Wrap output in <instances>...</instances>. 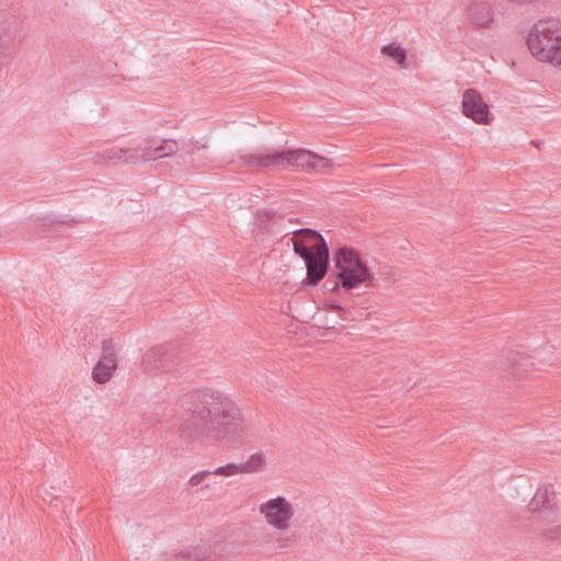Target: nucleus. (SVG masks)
<instances>
[{
    "mask_svg": "<svg viewBox=\"0 0 561 561\" xmlns=\"http://www.w3.org/2000/svg\"><path fill=\"white\" fill-rule=\"evenodd\" d=\"M188 414L178 431L182 438L202 442L207 438H232L243 431V416L233 400L220 390L204 387L187 394Z\"/></svg>",
    "mask_w": 561,
    "mask_h": 561,
    "instance_id": "nucleus-1",
    "label": "nucleus"
},
{
    "mask_svg": "<svg viewBox=\"0 0 561 561\" xmlns=\"http://www.w3.org/2000/svg\"><path fill=\"white\" fill-rule=\"evenodd\" d=\"M257 510L265 524L275 531L274 537L266 539L270 547L277 551H287L297 545L299 536L291 527L295 507L289 500L278 495L262 502Z\"/></svg>",
    "mask_w": 561,
    "mask_h": 561,
    "instance_id": "nucleus-2",
    "label": "nucleus"
},
{
    "mask_svg": "<svg viewBox=\"0 0 561 561\" xmlns=\"http://www.w3.org/2000/svg\"><path fill=\"white\" fill-rule=\"evenodd\" d=\"M531 55L541 62L561 67V20H539L527 36Z\"/></svg>",
    "mask_w": 561,
    "mask_h": 561,
    "instance_id": "nucleus-3",
    "label": "nucleus"
},
{
    "mask_svg": "<svg viewBox=\"0 0 561 561\" xmlns=\"http://www.w3.org/2000/svg\"><path fill=\"white\" fill-rule=\"evenodd\" d=\"M333 261L336 278L343 289L351 290L359 284L374 285V274L355 250L341 248L335 252Z\"/></svg>",
    "mask_w": 561,
    "mask_h": 561,
    "instance_id": "nucleus-4",
    "label": "nucleus"
},
{
    "mask_svg": "<svg viewBox=\"0 0 561 561\" xmlns=\"http://www.w3.org/2000/svg\"><path fill=\"white\" fill-rule=\"evenodd\" d=\"M179 150V145L174 139H160L156 136L147 137L141 144L134 147V151L126 161H136V163L148 162L159 158L171 157Z\"/></svg>",
    "mask_w": 561,
    "mask_h": 561,
    "instance_id": "nucleus-5",
    "label": "nucleus"
},
{
    "mask_svg": "<svg viewBox=\"0 0 561 561\" xmlns=\"http://www.w3.org/2000/svg\"><path fill=\"white\" fill-rule=\"evenodd\" d=\"M180 356L176 347L159 345L148 350L141 359V368L146 374L158 375L168 373L179 363Z\"/></svg>",
    "mask_w": 561,
    "mask_h": 561,
    "instance_id": "nucleus-6",
    "label": "nucleus"
},
{
    "mask_svg": "<svg viewBox=\"0 0 561 561\" xmlns=\"http://www.w3.org/2000/svg\"><path fill=\"white\" fill-rule=\"evenodd\" d=\"M462 114L479 125H488L492 121L490 107L482 94L476 89H467L461 99Z\"/></svg>",
    "mask_w": 561,
    "mask_h": 561,
    "instance_id": "nucleus-7",
    "label": "nucleus"
},
{
    "mask_svg": "<svg viewBox=\"0 0 561 561\" xmlns=\"http://www.w3.org/2000/svg\"><path fill=\"white\" fill-rule=\"evenodd\" d=\"M280 150L273 148H260L239 156V163L241 165L256 169H280Z\"/></svg>",
    "mask_w": 561,
    "mask_h": 561,
    "instance_id": "nucleus-8",
    "label": "nucleus"
},
{
    "mask_svg": "<svg viewBox=\"0 0 561 561\" xmlns=\"http://www.w3.org/2000/svg\"><path fill=\"white\" fill-rule=\"evenodd\" d=\"M307 267L306 282L309 285H317L327 274L329 265V248L325 241H321L317 252L302 259Z\"/></svg>",
    "mask_w": 561,
    "mask_h": 561,
    "instance_id": "nucleus-9",
    "label": "nucleus"
},
{
    "mask_svg": "<svg viewBox=\"0 0 561 561\" xmlns=\"http://www.w3.org/2000/svg\"><path fill=\"white\" fill-rule=\"evenodd\" d=\"M321 241H325L323 237L318 231L309 228L295 231L291 238L294 252L301 259H307L317 252Z\"/></svg>",
    "mask_w": 561,
    "mask_h": 561,
    "instance_id": "nucleus-10",
    "label": "nucleus"
},
{
    "mask_svg": "<svg viewBox=\"0 0 561 561\" xmlns=\"http://www.w3.org/2000/svg\"><path fill=\"white\" fill-rule=\"evenodd\" d=\"M280 169L293 167L301 171H310L316 153L306 149L280 150Z\"/></svg>",
    "mask_w": 561,
    "mask_h": 561,
    "instance_id": "nucleus-11",
    "label": "nucleus"
},
{
    "mask_svg": "<svg viewBox=\"0 0 561 561\" xmlns=\"http://www.w3.org/2000/svg\"><path fill=\"white\" fill-rule=\"evenodd\" d=\"M466 11L470 22L478 27L489 28L494 21L493 9L484 0H471Z\"/></svg>",
    "mask_w": 561,
    "mask_h": 561,
    "instance_id": "nucleus-12",
    "label": "nucleus"
},
{
    "mask_svg": "<svg viewBox=\"0 0 561 561\" xmlns=\"http://www.w3.org/2000/svg\"><path fill=\"white\" fill-rule=\"evenodd\" d=\"M554 496L556 493L552 485L538 488L529 503V510L531 512H541L542 514L558 510V506L553 503Z\"/></svg>",
    "mask_w": 561,
    "mask_h": 561,
    "instance_id": "nucleus-13",
    "label": "nucleus"
},
{
    "mask_svg": "<svg viewBox=\"0 0 561 561\" xmlns=\"http://www.w3.org/2000/svg\"><path fill=\"white\" fill-rule=\"evenodd\" d=\"M134 151V147H125V148H117L112 147L103 150L102 152H99L95 154L94 160L98 164H117V163H136V161H126L129 159V154H131Z\"/></svg>",
    "mask_w": 561,
    "mask_h": 561,
    "instance_id": "nucleus-14",
    "label": "nucleus"
},
{
    "mask_svg": "<svg viewBox=\"0 0 561 561\" xmlns=\"http://www.w3.org/2000/svg\"><path fill=\"white\" fill-rule=\"evenodd\" d=\"M116 368L117 359L101 356L93 368L92 378L98 383H105L112 378Z\"/></svg>",
    "mask_w": 561,
    "mask_h": 561,
    "instance_id": "nucleus-15",
    "label": "nucleus"
},
{
    "mask_svg": "<svg viewBox=\"0 0 561 561\" xmlns=\"http://www.w3.org/2000/svg\"><path fill=\"white\" fill-rule=\"evenodd\" d=\"M242 474L261 471L265 467V457L261 453L252 454L244 462L240 463Z\"/></svg>",
    "mask_w": 561,
    "mask_h": 561,
    "instance_id": "nucleus-16",
    "label": "nucleus"
},
{
    "mask_svg": "<svg viewBox=\"0 0 561 561\" xmlns=\"http://www.w3.org/2000/svg\"><path fill=\"white\" fill-rule=\"evenodd\" d=\"M381 54L393 59L400 67H405L407 51L397 43H390L381 48Z\"/></svg>",
    "mask_w": 561,
    "mask_h": 561,
    "instance_id": "nucleus-17",
    "label": "nucleus"
},
{
    "mask_svg": "<svg viewBox=\"0 0 561 561\" xmlns=\"http://www.w3.org/2000/svg\"><path fill=\"white\" fill-rule=\"evenodd\" d=\"M524 358L516 353H510V355L501 362V369L508 374L510 377H517L519 368L523 366L522 360Z\"/></svg>",
    "mask_w": 561,
    "mask_h": 561,
    "instance_id": "nucleus-18",
    "label": "nucleus"
},
{
    "mask_svg": "<svg viewBox=\"0 0 561 561\" xmlns=\"http://www.w3.org/2000/svg\"><path fill=\"white\" fill-rule=\"evenodd\" d=\"M211 474H218L224 477H232L237 474H242L240 463H227L225 466H220L211 471Z\"/></svg>",
    "mask_w": 561,
    "mask_h": 561,
    "instance_id": "nucleus-19",
    "label": "nucleus"
},
{
    "mask_svg": "<svg viewBox=\"0 0 561 561\" xmlns=\"http://www.w3.org/2000/svg\"><path fill=\"white\" fill-rule=\"evenodd\" d=\"M333 165L334 163L331 159L316 153L313 167H311V170L324 173L328 170H330Z\"/></svg>",
    "mask_w": 561,
    "mask_h": 561,
    "instance_id": "nucleus-20",
    "label": "nucleus"
},
{
    "mask_svg": "<svg viewBox=\"0 0 561 561\" xmlns=\"http://www.w3.org/2000/svg\"><path fill=\"white\" fill-rule=\"evenodd\" d=\"M208 147L207 145V141H190L188 144L185 145L184 147V150L186 152V154L193 157L194 154H196V152L201 149H206Z\"/></svg>",
    "mask_w": 561,
    "mask_h": 561,
    "instance_id": "nucleus-21",
    "label": "nucleus"
},
{
    "mask_svg": "<svg viewBox=\"0 0 561 561\" xmlns=\"http://www.w3.org/2000/svg\"><path fill=\"white\" fill-rule=\"evenodd\" d=\"M102 356L116 359V350L112 340H103L101 344Z\"/></svg>",
    "mask_w": 561,
    "mask_h": 561,
    "instance_id": "nucleus-22",
    "label": "nucleus"
},
{
    "mask_svg": "<svg viewBox=\"0 0 561 561\" xmlns=\"http://www.w3.org/2000/svg\"><path fill=\"white\" fill-rule=\"evenodd\" d=\"M211 474V471L209 470H202L195 474H193L190 480H188V484L191 486H197L199 485L208 476Z\"/></svg>",
    "mask_w": 561,
    "mask_h": 561,
    "instance_id": "nucleus-23",
    "label": "nucleus"
},
{
    "mask_svg": "<svg viewBox=\"0 0 561 561\" xmlns=\"http://www.w3.org/2000/svg\"><path fill=\"white\" fill-rule=\"evenodd\" d=\"M543 535L549 540L561 541V525L547 528Z\"/></svg>",
    "mask_w": 561,
    "mask_h": 561,
    "instance_id": "nucleus-24",
    "label": "nucleus"
},
{
    "mask_svg": "<svg viewBox=\"0 0 561 561\" xmlns=\"http://www.w3.org/2000/svg\"><path fill=\"white\" fill-rule=\"evenodd\" d=\"M172 561H197V558L191 552H182L176 554Z\"/></svg>",
    "mask_w": 561,
    "mask_h": 561,
    "instance_id": "nucleus-25",
    "label": "nucleus"
},
{
    "mask_svg": "<svg viewBox=\"0 0 561 561\" xmlns=\"http://www.w3.org/2000/svg\"><path fill=\"white\" fill-rule=\"evenodd\" d=\"M341 283L340 280L336 278L334 280H331V279H327L325 283H324V287L329 290V291H336L340 287Z\"/></svg>",
    "mask_w": 561,
    "mask_h": 561,
    "instance_id": "nucleus-26",
    "label": "nucleus"
},
{
    "mask_svg": "<svg viewBox=\"0 0 561 561\" xmlns=\"http://www.w3.org/2000/svg\"><path fill=\"white\" fill-rule=\"evenodd\" d=\"M327 306L331 310H343V308L340 305L335 304V302H330Z\"/></svg>",
    "mask_w": 561,
    "mask_h": 561,
    "instance_id": "nucleus-27",
    "label": "nucleus"
},
{
    "mask_svg": "<svg viewBox=\"0 0 561 561\" xmlns=\"http://www.w3.org/2000/svg\"><path fill=\"white\" fill-rule=\"evenodd\" d=\"M57 502H58V499L56 497V499L50 501V505L54 506V507H58V503Z\"/></svg>",
    "mask_w": 561,
    "mask_h": 561,
    "instance_id": "nucleus-28",
    "label": "nucleus"
}]
</instances>
